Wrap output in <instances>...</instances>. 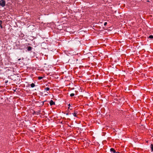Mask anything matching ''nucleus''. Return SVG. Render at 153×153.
I'll use <instances>...</instances> for the list:
<instances>
[{"label": "nucleus", "mask_w": 153, "mask_h": 153, "mask_svg": "<svg viewBox=\"0 0 153 153\" xmlns=\"http://www.w3.org/2000/svg\"><path fill=\"white\" fill-rule=\"evenodd\" d=\"M30 85V86L31 88H33L34 87L35 85V84L33 83H32V84H31Z\"/></svg>", "instance_id": "obj_13"}, {"label": "nucleus", "mask_w": 153, "mask_h": 153, "mask_svg": "<svg viewBox=\"0 0 153 153\" xmlns=\"http://www.w3.org/2000/svg\"><path fill=\"white\" fill-rule=\"evenodd\" d=\"M74 93H71L70 94V96L71 97H73L74 96Z\"/></svg>", "instance_id": "obj_19"}, {"label": "nucleus", "mask_w": 153, "mask_h": 153, "mask_svg": "<svg viewBox=\"0 0 153 153\" xmlns=\"http://www.w3.org/2000/svg\"><path fill=\"white\" fill-rule=\"evenodd\" d=\"M47 94H45V95H47Z\"/></svg>", "instance_id": "obj_30"}, {"label": "nucleus", "mask_w": 153, "mask_h": 153, "mask_svg": "<svg viewBox=\"0 0 153 153\" xmlns=\"http://www.w3.org/2000/svg\"><path fill=\"white\" fill-rule=\"evenodd\" d=\"M68 106H69L68 108V109H69L70 108V106H71V105H70V104H69L68 105Z\"/></svg>", "instance_id": "obj_24"}, {"label": "nucleus", "mask_w": 153, "mask_h": 153, "mask_svg": "<svg viewBox=\"0 0 153 153\" xmlns=\"http://www.w3.org/2000/svg\"><path fill=\"white\" fill-rule=\"evenodd\" d=\"M15 126L16 124L14 122H12V123H10V128L12 127L13 129H15Z\"/></svg>", "instance_id": "obj_5"}, {"label": "nucleus", "mask_w": 153, "mask_h": 153, "mask_svg": "<svg viewBox=\"0 0 153 153\" xmlns=\"http://www.w3.org/2000/svg\"><path fill=\"white\" fill-rule=\"evenodd\" d=\"M2 21L0 20V27L1 28H2V26L1 25Z\"/></svg>", "instance_id": "obj_21"}, {"label": "nucleus", "mask_w": 153, "mask_h": 153, "mask_svg": "<svg viewBox=\"0 0 153 153\" xmlns=\"http://www.w3.org/2000/svg\"><path fill=\"white\" fill-rule=\"evenodd\" d=\"M20 59H19L18 60H20Z\"/></svg>", "instance_id": "obj_31"}, {"label": "nucleus", "mask_w": 153, "mask_h": 153, "mask_svg": "<svg viewBox=\"0 0 153 153\" xmlns=\"http://www.w3.org/2000/svg\"><path fill=\"white\" fill-rule=\"evenodd\" d=\"M150 147L152 150V152L153 151V144H152L150 146Z\"/></svg>", "instance_id": "obj_14"}, {"label": "nucleus", "mask_w": 153, "mask_h": 153, "mask_svg": "<svg viewBox=\"0 0 153 153\" xmlns=\"http://www.w3.org/2000/svg\"><path fill=\"white\" fill-rule=\"evenodd\" d=\"M40 111H36V115H38L40 113Z\"/></svg>", "instance_id": "obj_16"}, {"label": "nucleus", "mask_w": 153, "mask_h": 153, "mask_svg": "<svg viewBox=\"0 0 153 153\" xmlns=\"http://www.w3.org/2000/svg\"><path fill=\"white\" fill-rule=\"evenodd\" d=\"M5 2L3 0H1L0 1V5L2 7H4L5 6Z\"/></svg>", "instance_id": "obj_6"}, {"label": "nucleus", "mask_w": 153, "mask_h": 153, "mask_svg": "<svg viewBox=\"0 0 153 153\" xmlns=\"http://www.w3.org/2000/svg\"><path fill=\"white\" fill-rule=\"evenodd\" d=\"M7 82H8V81H5V82L7 83Z\"/></svg>", "instance_id": "obj_28"}, {"label": "nucleus", "mask_w": 153, "mask_h": 153, "mask_svg": "<svg viewBox=\"0 0 153 153\" xmlns=\"http://www.w3.org/2000/svg\"><path fill=\"white\" fill-rule=\"evenodd\" d=\"M107 22H105L104 23V26H106L107 25Z\"/></svg>", "instance_id": "obj_22"}, {"label": "nucleus", "mask_w": 153, "mask_h": 153, "mask_svg": "<svg viewBox=\"0 0 153 153\" xmlns=\"http://www.w3.org/2000/svg\"><path fill=\"white\" fill-rule=\"evenodd\" d=\"M45 91H48L50 90V88L48 87H47L46 88H45L44 89Z\"/></svg>", "instance_id": "obj_15"}, {"label": "nucleus", "mask_w": 153, "mask_h": 153, "mask_svg": "<svg viewBox=\"0 0 153 153\" xmlns=\"http://www.w3.org/2000/svg\"><path fill=\"white\" fill-rule=\"evenodd\" d=\"M16 0H11V1L13 3V2L16 1Z\"/></svg>", "instance_id": "obj_23"}, {"label": "nucleus", "mask_w": 153, "mask_h": 153, "mask_svg": "<svg viewBox=\"0 0 153 153\" xmlns=\"http://www.w3.org/2000/svg\"><path fill=\"white\" fill-rule=\"evenodd\" d=\"M12 64V63H11V64H10V65H11ZM10 71H13V72H14V68H13V66H10Z\"/></svg>", "instance_id": "obj_11"}, {"label": "nucleus", "mask_w": 153, "mask_h": 153, "mask_svg": "<svg viewBox=\"0 0 153 153\" xmlns=\"http://www.w3.org/2000/svg\"><path fill=\"white\" fill-rule=\"evenodd\" d=\"M46 101V100H45L43 102H41V106H42L44 104V102H45Z\"/></svg>", "instance_id": "obj_17"}, {"label": "nucleus", "mask_w": 153, "mask_h": 153, "mask_svg": "<svg viewBox=\"0 0 153 153\" xmlns=\"http://www.w3.org/2000/svg\"><path fill=\"white\" fill-rule=\"evenodd\" d=\"M42 78H43V77H42V76H39L38 77V79L39 80H40V79H42Z\"/></svg>", "instance_id": "obj_20"}, {"label": "nucleus", "mask_w": 153, "mask_h": 153, "mask_svg": "<svg viewBox=\"0 0 153 153\" xmlns=\"http://www.w3.org/2000/svg\"><path fill=\"white\" fill-rule=\"evenodd\" d=\"M149 38L151 39H153V36L152 35H150L149 37Z\"/></svg>", "instance_id": "obj_18"}, {"label": "nucleus", "mask_w": 153, "mask_h": 153, "mask_svg": "<svg viewBox=\"0 0 153 153\" xmlns=\"http://www.w3.org/2000/svg\"><path fill=\"white\" fill-rule=\"evenodd\" d=\"M16 42H13L12 41H11L10 44L11 46V48H13L15 49H17L19 47V46L17 44V41L16 40Z\"/></svg>", "instance_id": "obj_1"}, {"label": "nucleus", "mask_w": 153, "mask_h": 153, "mask_svg": "<svg viewBox=\"0 0 153 153\" xmlns=\"http://www.w3.org/2000/svg\"><path fill=\"white\" fill-rule=\"evenodd\" d=\"M115 153H120L119 152H116Z\"/></svg>", "instance_id": "obj_27"}, {"label": "nucleus", "mask_w": 153, "mask_h": 153, "mask_svg": "<svg viewBox=\"0 0 153 153\" xmlns=\"http://www.w3.org/2000/svg\"><path fill=\"white\" fill-rule=\"evenodd\" d=\"M20 33H19V36L20 37V39H22L23 38V37H24V34L21 32H20Z\"/></svg>", "instance_id": "obj_7"}, {"label": "nucleus", "mask_w": 153, "mask_h": 153, "mask_svg": "<svg viewBox=\"0 0 153 153\" xmlns=\"http://www.w3.org/2000/svg\"><path fill=\"white\" fill-rule=\"evenodd\" d=\"M77 114V112L76 111H74V113L72 114L75 117H77L76 114Z\"/></svg>", "instance_id": "obj_12"}, {"label": "nucleus", "mask_w": 153, "mask_h": 153, "mask_svg": "<svg viewBox=\"0 0 153 153\" xmlns=\"http://www.w3.org/2000/svg\"><path fill=\"white\" fill-rule=\"evenodd\" d=\"M27 50L28 51H30L32 49V47L30 46H28L27 47Z\"/></svg>", "instance_id": "obj_10"}, {"label": "nucleus", "mask_w": 153, "mask_h": 153, "mask_svg": "<svg viewBox=\"0 0 153 153\" xmlns=\"http://www.w3.org/2000/svg\"><path fill=\"white\" fill-rule=\"evenodd\" d=\"M14 105H12V107L13 108H12V110H10V111H12L10 113L11 114H12L13 118L14 117H16V114L15 113V111H14L15 108L14 107Z\"/></svg>", "instance_id": "obj_4"}, {"label": "nucleus", "mask_w": 153, "mask_h": 153, "mask_svg": "<svg viewBox=\"0 0 153 153\" xmlns=\"http://www.w3.org/2000/svg\"><path fill=\"white\" fill-rule=\"evenodd\" d=\"M18 78V76H17L16 75H11L10 76V79L12 80L13 81H15L16 80V79H17Z\"/></svg>", "instance_id": "obj_3"}, {"label": "nucleus", "mask_w": 153, "mask_h": 153, "mask_svg": "<svg viewBox=\"0 0 153 153\" xmlns=\"http://www.w3.org/2000/svg\"><path fill=\"white\" fill-rule=\"evenodd\" d=\"M17 86L14 84H12V85H10V94L14 93L15 92H16V90Z\"/></svg>", "instance_id": "obj_2"}, {"label": "nucleus", "mask_w": 153, "mask_h": 153, "mask_svg": "<svg viewBox=\"0 0 153 153\" xmlns=\"http://www.w3.org/2000/svg\"><path fill=\"white\" fill-rule=\"evenodd\" d=\"M50 104L51 106H52L55 105V103L53 100H51L50 102Z\"/></svg>", "instance_id": "obj_8"}, {"label": "nucleus", "mask_w": 153, "mask_h": 153, "mask_svg": "<svg viewBox=\"0 0 153 153\" xmlns=\"http://www.w3.org/2000/svg\"><path fill=\"white\" fill-rule=\"evenodd\" d=\"M36 111H34V112H33V114H36Z\"/></svg>", "instance_id": "obj_25"}, {"label": "nucleus", "mask_w": 153, "mask_h": 153, "mask_svg": "<svg viewBox=\"0 0 153 153\" xmlns=\"http://www.w3.org/2000/svg\"><path fill=\"white\" fill-rule=\"evenodd\" d=\"M110 151L113 153H115L116 152V151L115 149L113 148H111L110 149Z\"/></svg>", "instance_id": "obj_9"}, {"label": "nucleus", "mask_w": 153, "mask_h": 153, "mask_svg": "<svg viewBox=\"0 0 153 153\" xmlns=\"http://www.w3.org/2000/svg\"><path fill=\"white\" fill-rule=\"evenodd\" d=\"M69 113H66V115H68L69 114Z\"/></svg>", "instance_id": "obj_26"}, {"label": "nucleus", "mask_w": 153, "mask_h": 153, "mask_svg": "<svg viewBox=\"0 0 153 153\" xmlns=\"http://www.w3.org/2000/svg\"><path fill=\"white\" fill-rule=\"evenodd\" d=\"M30 84H28V86H30Z\"/></svg>", "instance_id": "obj_29"}]
</instances>
